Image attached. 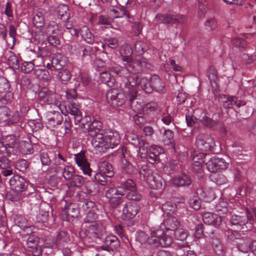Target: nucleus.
<instances>
[{
  "mask_svg": "<svg viewBox=\"0 0 256 256\" xmlns=\"http://www.w3.org/2000/svg\"><path fill=\"white\" fill-rule=\"evenodd\" d=\"M124 48L128 50L126 56L122 55V60L124 62V67L116 66L114 70L116 74L124 79L121 84L122 91L129 104H132L138 97L136 86H139L140 78L134 72L136 63L130 56L132 53V49L128 46Z\"/></svg>",
  "mask_w": 256,
  "mask_h": 256,
  "instance_id": "nucleus-1",
  "label": "nucleus"
},
{
  "mask_svg": "<svg viewBox=\"0 0 256 256\" xmlns=\"http://www.w3.org/2000/svg\"><path fill=\"white\" fill-rule=\"evenodd\" d=\"M168 216L160 226L151 229L150 243L155 246L168 247L172 243V239L168 234L178 228L180 224L176 217Z\"/></svg>",
  "mask_w": 256,
  "mask_h": 256,
  "instance_id": "nucleus-2",
  "label": "nucleus"
},
{
  "mask_svg": "<svg viewBox=\"0 0 256 256\" xmlns=\"http://www.w3.org/2000/svg\"><path fill=\"white\" fill-rule=\"evenodd\" d=\"M120 140L119 133L116 130L107 129L96 134L92 140L96 152H104L106 149H112L118 145Z\"/></svg>",
  "mask_w": 256,
  "mask_h": 256,
  "instance_id": "nucleus-3",
  "label": "nucleus"
},
{
  "mask_svg": "<svg viewBox=\"0 0 256 256\" xmlns=\"http://www.w3.org/2000/svg\"><path fill=\"white\" fill-rule=\"evenodd\" d=\"M106 99L108 103L114 106H120L124 102L130 106L134 111H137L142 108V104L139 102L137 100L133 101L132 104H129L126 100L124 92L122 94L120 93L117 89L114 88L109 90L106 94Z\"/></svg>",
  "mask_w": 256,
  "mask_h": 256,
  "instance_id": "nucleus-4",
  "label": "nucleus"
},
{
  "mask_svg": "<svg viewBox=\"0 0 256 256\" xmlns=\"http://www.w3.org/2000/svg\"><path fill=\"white\" fill-rule=\"evenodd\" d=\"M140 174L142 177L146 178L148 187L151 189L159 190L158 195H160L161 190L163 189L164 180L162 178L148 168L146 166H142Z\"/></svg>",
  "mask_w": 256,
  "mask_h": 256,
  "instance_id": "nucleus-5",
  "label": "nucleus"
},
{
  "mask_svg": "<svg viewBox=\"0 0 256 256\" xmlns=\"http://www.w3.org/2000/svg\"><path fill=\"white\" fill-rule=\"evenodd\" d=\"M139 86L147 93L151 92L154 89L160 93L163 92L164 90V83L157 76H153L150 82L144 78H140Z\"/></svg>",
  "mask_w": 256,
  "mask_h": 256,
  "instance_id": "nucleus-6",
  "label": "nucleus"
},
{
  "mask_svg": "<svg viewBox=\"0 0 256 256\" xmlns=\"http://www.w3.org/2000/svg\"><path fill=\"white\" fill-rule=\"evenodd\" d=\"M247 218L241 216L236 214L231 216V212L226 214V218H230V222L232 225L237 226V228L244 230L246 223L252 224L254 222L252 214L246 210Z\"/></svg>",
  "mask_w": 256,
  "mask_h": 256,
  "instance_id": "nucleus-7",
  "label": "nucleus"
},
{
  "mask_svg": "<svg viewBox=\"0 0 256 256\" xmlns=\"http://www.w3.org/2000/svg\"><path fill=\"white\" fill-rule=\"evenodd\" d=\"M122 188H111L106 192V196L108 200L110 206L116 208L122 202V196L125 194Z\"/></svg>",
  "mask_w": 256,
  "mask_h": 256,
  "instance_id": "nucleus-8",
  "label": "nucleus"
},
{
  "mask_svg": "<svg viewBox=\"0 0 256 256\" xmlns=\"http://www.w3.org/2000/svg\"><path fill=\"white\" fill-rule=\"evenodd\" d=\"M196 144L202 150L210 151L214 149L215 142L209 135L199 134L196 138Z\"/></svg>",
  "mask_w": 256,
  "mask_h": 256,
  "instance_id": "nucleus-9",
  "label": "nucleus"
},
{
  "mask_svg": "<svg viewBox=\"0 0 256 256\" xmlns=\"http://www.w3.org/2000/svg\"><path fill=\"white\" fill-rule=\"evenodd\" d=\"M229 165L222 158L213 156L206 163V168L208 171L215 172L218 170H226Z\"/></svg>",
  "mask_w": 256,
  "mask_h": 256,
  "instance_id": "nucleus-10",
  "label": "nucleus"
},
{
  "mask_svg": "<svg viewBox=\"0 0 256 256\" xmlns=\"http://www.w3.org/2000/svg\"><path fill=\"white\" fill-rule=\"evenodd\" d=\"M156 20L164 24H184L186 21V18L184 15H170L158 14Z\"/></svg>",
  "mask_w": 256,
  "mask_h": 256,
  "instance_id": "nucleus-11",
  "label": "nucleus"
},
{
  "mask_svg": "<svg viewBox=\"0 0 256 256\" xmlns=\"http://www.w3.org/2000/svg\"><path fill=\"white\" fill-rule=\"evenodd\" d=\"M39 240L38 237L34 234L30 235L26 240L28 250L33 256H40L42 254V248L39 244Z\"/></svg>",
  "mask_w": 256,
  "mask_h": 256,
  "instance_id": "nucleus-12",
  "label": "nucleus"
},
{
  "mask_svg": "<svg viewBox=\"0 0 256 256\" xmlns=\"http://www.w3.org/2000/svg\"><path fill=\"white\" fill-rule=\"evenodd\" d=\"M40 102L48 104H56V100L54 94L46 88H42L38 94Z\"/></svg>",
  "mask_w": 256,
  "mask_h": 256,
  "instance_id": "nucleus-13",
  "label": "nucleus"
},
{
  "mask_svg": "<svg viewBox=\"0 0 256 256\" xmlns=\"http://www.w3.org/2000/svg\"><path fill=\"white\" fill-rule=\"evenodd\" d=\"M64 232H59L55 240L51 238H46L44 243V247L51 249H58L62 246L64 241Z\"/></svg>",
  "mask_w": 256,
  "mask_h": 256,
  "instance_id": "nucleus-14",
  "label": "nucleus"
},
{
  "mask_svg": "<svg viewBox=\"0 0 256 256\" xmlns=\"http://www.w3.org/2000/svg\"><path fill=\"white\" fill-rule=\"evenodd\" d=\"M12 189L17 192H23L26 189L28 184L26 180L18 175H14L9 180Z\"/></svg>",
  "mask_w": 256,
  "mask_h": 256,
  "instance_id": "nucleus-15",
  "label": "nucleus"
},
{
  "mask_svg": "<svg viewBox=\"0 0 256 256\" xmlns=\"http://www.w3.org/2000/svg\"><path fill=\"white\" fill-rule=\"evenodd\" d=\"M139 210L140 207L136 202H130L124 205L122 210V216L126 219H131L138 214Z\"/></svg>",
  "mask_w": 256,
  "mask_h": 256,
  "instance_id": "nucleus-16",
  "label": "nucleus"
},
{
  "mask_svg": "<svg viewBox=\"0 0 256 256\" xmlns=\"http://www.w3.org/2000/svg\"><path fill=\"white\" fill-rule=\"evenodd\" d=\"M74 159L76 164L80 168L84 174L90 176L92 171L90 168L88 162L85 158L84 154L80 153L75 154Z\"/></svg>",
  "mask_w": 256,
  "mask_h": 256,
  "instance_id": "nucleus-17",
  "label": "nucleus"
},
{
  "mask_svg": "<svg viewBox=\"0 0 256 256\" xmlns=\"http://www.w3.org/2000/svg\"><path fill=\"white\" fill-rule=\"evenodd\" d=\"M0 170L4 176H10L14 174L12 162L6 156L0 157Z\"/></svg>",
  "mask_w": 256,
  "mask_h": 256,
  "instance_id": "nucleus-18",
  "label": "nucleus"
},
{
  "mask_svg": "<svg viewBox=\"0 0 256 256\" xmlns=\"http://www.w3.org/2000/svg\"><path fill=\"white\" fill-rule=\"evenodd\" d=\"M18 144V139L14 135L7 136L5 137L2 144L6 150V152L8 154H11V151L10 149H12L16 148Z\"/></svg>",
  "mask_w": 256,
  "mask_h": 256,
  "instance_id": "nucleus-19",
  "label": "nucleus"
},
{
  "mask_svg": "<svg viewBox=\"0 0 256 256\" xmlns=\"http://www.w3.org/2000/svg\"><path fill=\"white\" fill-rule=\"evenodd\" d=\"M202 220L204 223L215 226H218L222 222L221 216L211 212L204 213L202 216Z\"/></svg>",
  "mask_w": 256,
  "mask_h": 256,
  "instance_id": "nucleus-20",
  "label": "nucleus"
},
{
  "mask_svg": "<svg viewBox=\"0 0 256 256\" xmlns=\"http://www.w3.org/2000/svg\"><path fill=\"white\" fill-rule=\"evenodd\" d=\"M219 100L225 103L224 106L228 108H231L232 105L235 104L238 107H240L242 106H244L246 103L244 102L238 100V98L234 96L228 97L226 95H222L220 96Z\"/></svg>",
  "mask_w": 256,
  "mask_h": 256,
  "instance_id": "nucleus-21",
  "label": "nucleus"
},
{
  "mask_svg": "<svg viewBox=\"0 0 256 256\" xmlns=\"http://www.w3.org/2000/svg\"><path fill=\"white\" fill-rule=\"evenodd\" d=\"M163 152L164 150L162 148L156 146H152L148 148V162L154 164L158 161L159 155Z\"/></svg>",
  "mask_w": 256,
  "mask_h": 256,
  "instance_id": "nucleus-22",
  "label": "nucleus"
},
{
  "mask_svg": "<svg viewBox=\"0 0 256 256\" xmlns=\"http://www.w3.org/2000/svg\"><path fill=\"white\" fill-rule=\"evenodd\" d=\"M66 112L74 116L76 124H79L82 120L80 112L75 104H70L66 108Z\"/></svg>",
  "mask_w": 256,
  "mask_h": 256,
  "instance_id": "nucleus-23",
  "label": "nucleus"
},
{
  "mask_svg": "<svg viewBox=\"0 0 256 256\" xmlns=\"http://www.w3.org/2000/svg\"><path fill=\"white\" fill-rule=\"evenodd\" d=\"M79 32L82 38L88 44H93L94 42V36L88 28L83 26L80 28Z\"/></svg>",
  "mask_w": 256,
  "mask_h": 256,
  "instance_id": "nucleus-24",
  "label": "nucleus"
},
{
  "mask_svg": "<svg viewBox=\"0 0 256 256\" xmlns=\"http://www.w3.org/2000/svg\"><path fill=\"white\" fill-rule=\"evenodd\" d=\"M191 180L186 174L177 176L172 180L173 184L177 186H187L191 184Z\"/></svg>",
  "mask_w": 256,
  "mask_h": 256,
  "instance_id": "nucleus-25",
  "label": "nucleus"
},
{
  "mask_svg": "<svg viewBox=\"0 0 256 256\" xmlns=\"http://www.w3.org/2000/svg\"><path fill=\"white\" fill-rule=\"evenodd\" d=\"M46 14V10L42 8H40L36 11L33 18V22L36 26L42 27L44 25Z\"/></svg>",
  "mask_w": 256,
  "mask_h": 256,
  "instance_id": "nucleus-26",
  "label": "nucleus"
},
{
  "mask_svg": "<svg viewBox=\"0 0 256 256\" xmlns=\"http://www.w3.org/2000/svg\"><path fill=\"white\" fill-rule=\"evenodd\" d=\"M89 232L94 237L99 238L105 232V228L101 224L96 223L90 226Z\"/></svg>",
  "mask_w": 256,
  "mask_h": 256,
  "instance_id": "nucleus-27",
  "label": "nucleus"
},
{
  "mask_svg": "<svg viewBox=\"0 0 256 256\" xmlns=\"http://www.w3.org/2000/svg\"><path fill=\"white\" fill-rule=\"evenodd\" d=\"M98 169L100 172L104 174L107 178L112 177L114 175L112 166L107 162H100L98 164Z\"/></svg>",
  "mask_w": 256,
  "mask_h": 256,
  "instance_id": "nucleus-28",
  "label": "nucleus"
},
{
  "mask_svg": "<svg viewBox=\"0 0 256 256\" xmlns=\"http://www.w3.org/2000/svg\"><path fill=\"white\" fill-rule=\"evenodd\" d=\"M102 128V124L100 122L96 120H94L88 128L89 134L94 138L96 134L102 133L100 132Z\"/></svg>",
  "mask_w": 256,
  "mask_h": 256,
  "instance_id": "nucleus-29",
  "label": "nucleus"
},
{
  "mask_svg": "<svg viewBox=\"0 0 256 256\" xmlns=\"http://www.w3.org/2000/svg\"><path fill=\"white\" fill-rule=\"evenodd\" d=\"M66 58L60 54L54 56L52 59V66L57 70H60L65 66Z\"/></svg>",
  "mask_w": 256,
  "mask_h": 256,
  "instance_id": "nucleus-30",
  "label": "nucleus"
},
{
  "mask_svg": "<svg viewBox=\"0 0 256 256\" xmlns=\"http://www.w3.org/2000/svg\"><path fill=\"white\" fill-rule=\"evenodd\" d=\"M208 77L210 80L211 86L212 88L216 90L218 89V78L216 70L214 68H210L208 70Z\"/></svg>",
  "mask_w": 256,
  "mask_h": 256,
  "instance_id": "nucleus-31",
  "label": "nucleus"
},
{
  "mask_svg": "<svg viewBox=\"0 0 256 256\" xmlns=\"http://www.w3.org/2000/svg\"><path fill=\"white\" fill-rule=\"evenodd\" d=\"M138 146V156L142 158H146L148 160V144L144 140H141Z\"/></svg>",
  "mask_w": 256,
  "mask_h": 256,
  "instance_id": "nucleus-32",
  "label": "nucleus"
},
{
  "mask_svg": "<svg viewBox=\"0 0 256 256\" xmlns=\"http://www.w3.org/2000/svg\"><path fill=\"white\" fill-rule=\"evenodd\" d=\"M66 160L60 154H58L56 155L54 160V164L57 172L62 171L64 168V166H66L65 164Z\"/></svg>",
  "mask_w": 256,
  "mask_h": 256,
  "instance_id": "nucleus-33",
  "label": "nucleus"
},
{
  "mask_svg": "<svg viewBox=\"0 0 256 256\" xmlns=\"http://www.w3.org/2000/svg\"><path fill=\"white\" fill-rule=\"evenodd\" d=\"M100 80L109 86H113L114 79L108 72H103L100 74Z\"/></svg>",
  "mask_w": 256,
  "mask_h": 256,
  "instance_id": "nucleus-34",
  "label": "nucleus"
},
{
  "mask_svg": "<svg viewBox=\"0 0 256 256\" xmlns=\"http://www.w3.org/2000/svg\"><path fill=\"white\" fill-rule=\"evenodd\" d=\"M212 247L216 254L218 256H222L224 253V248L220 240L218 238H213L212 241Z\"/></svg>",
  "mask_w": 256,
  "mask_h": 256,
  "instance_id": "nucleus-35",
  "label": "nucleus"
},
{
  "mask_svg": "<svg viewBox=\"0 0 256 256\" xmlns=\"http://www.w3.org/2000/svg\"><path fill=\"white\" fill-rule=\"evenodd\" d=\"M216 210L220 214H228L230 212L228 208L227 202L224 201L223 199L220 200L219 202L216 206Z\"/></svg>",
  "mask_w": 256,
  "mask_h": 256,
  "instance_id": "nucleus-36",
  "label": "nucleus"
},
{
  "mask_svg": "<svg viewBox=\"0 0 256 256\" xmlns=\"http://www.w3.org/2000/svg\"><path fill=\"white\" fill-rule=\"evenodd\" d=\"M58 30L57 24L52 21L50 22L45 28H44V32L47 36L55 34Z\"/></svg>",
  "mask_w": 256,
  "mask_h": 256,
  "instance_id": "nucleus-37",
  "label": "nucleus"
},
{
  "mask_svg": "<svg viewBox=\"0 0 256 256\" xmlns=\"http://www.w3.org/2000/svg\"><path fill=\"white\" fill-rule=\"evenodd\" d=\"M106 177V176L100 172H98L94 175L96 180L100 185L104 186H109L110 184V182Z\"/></svg>",
  "mask_w": 256,
  "mask_h": 256,
  "instance_id": "nucleus-38",
  "label": "nucleus"
},
{
  "mask_svg": "<svg viewBox=\"0 0 256 256\" xmlns=\"http://www.w3.org/2000/svg\"><path fill=\"white\" fill-rule=\"evenodd\" d=\"M36 76L40 80L44 81H48L50 80L51 76L49 72L46 70H36L34 71Z\"/></svg>",
  "mask_w": 256,
  "mask_h": 256,
  "instance_id": "nucleus-39",
  "label": "nucleus"
},
{
  "mask_svg": "<svg viewBox=\"0 0 256 256\" xmlns=\"http://www.w3.org/2000/svg\"><path fill=\"white\" fill-rule=\"evenodd\" d=\"M118 187H121L122 190L125 191V194L131 190H134L136 188V184L134 182L130 179L126 180L124 182Z\"/></svg>",
  "mask_w": 256,
  "mask_h": 256,
  "instance_id": "nucleus-40",
  "label": "nucleus"
},
{
  "mask_svg": "<svg viewBox=\"0 0 256 256\" xmlns=\"http://www.w3.org/2000/svg\"><path fill=\"white\" fill-rule=\"evenodd\" d=\"M9 118L8 120L6 123V124L8 126L14 124L18 123L20 120V116L19 112L17 111L13 112H10V113L9 114Z\"/></svg>",
  "mask_w": 256,
  "mask_h": 256,
  "instance_id": "nucleus-41",
  "label": "nucleus"
},
{
  "mask_svg": "<svg viewBox=\"0 0 256 256\" xmlns=\"http://www.w3.org/2000/svg\"><path fill=\"white\" fill-rule=\"evenodd\" d=\"M176 209L175 205L172 204L171 202H166L162 206V210L166 216H170L171 214H173Z\"/></svg>",
  "mask_w": 256,
  "mask_h": 256,
  "instance_id": "nucleus-42",
  "label": "nucleus"
},
{
  "mask_svg": "<svg viewBox=\"0 0 256 256\" xmlns=\"http://www.w3.org/2000/svg\"><path fill=\"white\" fill-rule=\"evenodd\" d=\"M96 211L92 210L86 213V216L84 220V222L86 223H93L96 222L98 218Z\"/></svg>",
  "mask_w": 256,
  "mask_h": 256,
  "instance_id": "nucleus-43",
  "label": "nucleus"
},
{
  "mask_svg": "<svg viewBox=\"0 0 256 256\" xmlns=\"http://www.w3.org/2000/svg\"><path fill=\"white\" fill-rule=\"evenodd\" d=\"M60 172H62L63 177L65 180H70L73 177L74 170L72 166H64L63 170Z\"/></svg>",
  "mask_w": 256,
  "mask_h": 256,
  "instance_id": "nucleus-44",
  "label": "nucleus"
},
{
  "mask_svg": "<svg viewBox=\"0 0 256 256\" xmlns=\"http://www.w3.org/2000/svg\"><path fill=\"white\" fill-rule=\"evenodd\" d=\"M174 232L176 238L178 240L184 241L188 236L187 232L182 228H177Z\"/></svg>",
  "mask_w": 256,
  "mask_h": 256,
  "instance_id": "nucleus-45",
  "label": "nucleus"
},
{
  "mask_svg": "<svg viewBox=\"0 0 256 256\" xmlns=\"http://www.w3.org/2000/svg\"><path fill=\"white\" fill-rule=\"evenodd\" d=\"M163 142L166 145H170L172 144L174 134L172 130H166L163 134Z\"/></svg>",
  "mask_w": 256,
  "mask_h": 256,
  "instance_id": "nucleus-46",
  "label": "nucleus"
},
{
  "mask_svg": "<svg viewBox=\"0 0 256 256\" xmlns=\"http://www.w3.org/2000/svg\"><path fill=\"white\" fill-rule=\"evenodd\" d=\"M84 182L83 178L80 176L76 175L72 178V180L70 182V187H80Z\"/></svg>",
  "mask_w": 256,
  "mask_h": 256,
  "instance_id": "nucleus-47",
  "label": "nucleus"
},
{
  "mask_svg": "<svg viewBox=\"0 0 256 256\" xmlns=\"http://www.w3.org/2000/svg\"><path fill=\"white\" fill-rule=\"evenodd\" d=\"M10 113V109L6 107L0 108V122H6L8 120L9 114Z\"/></svg>",
  "mask_w": 256,
  "mask_h": 256,
  "instance_id": "nucleus-48",
  "label": "nucleus"
},
{
  "mask_svg": "<svg viewBox=\"0 0 256 256\" xmlns=\"http://www.w3.org/2000/svg\"><path fill=\"white\" fill-rule=\"evenodd\" d=\"M189 204L194 210H198L201 206V202L200 198L196 196H192L190 198Z\"/></svg>",
  "mask_w": 256,
  "mask_h": 256,
  "instance_id": "nucleus-49",
  "label": "nucleus"
},
{
  "mask_svg": "<svg viewBox=\"0 0 256 256\" xmlns=\"http://www.w3.org/2000/svg\"><path fill=\"white\" fill-rule=\"evenodd\" d=\"M58 77L62 84H66L70 78L71 74L67 70H63L58 73Z\"/></svg>",
  "mask_w": 256,
  "mask_h": 256,
  "instance_id": "nucleus-50",
  "label": "nucleus"
},
{
  "mask_svg": "<svg viewBox=\"0 0 256 256\" xmlns=\"http://www.w3.org/2000/svg\"><path fill=\"white\" fill-rule=\"evenodd\" d=\"M10 88V84L8 80L4 76H0V92H7Z\"/></svg>",
  "mask_w": 256,
  "mask_h": 256,
  "instance_id": "nucleus-51",
  "label": "nucleus"
},
{
  "mask_svg": "<svg viewBox=\"0 0 256 256\" xmlns=\"http://www.w3.org/2000/svg\"><path fill=\"white\" fill-rule=\"evenodd\" d=\"M82 209L86 213L92 210H98L95 204L92 201H84L82 205Z\"/></svg>",
  "mask_w": 256,
  "mask_h": 256,
  "instance_id": "nucleus-52",
  "label": "nucleus"
},
{
  "mask_svg": "<svg viewBox=\"0 0 256 256\" xmlns=\"http://www.w3.org/2000/svg\"><path fill=\"white\" fill-rule=\"evenodd\" d=\"M250 245L249 240H241L238 244V248L242 252H247L250 248Z\"/></svg>",
  "mask_w": 256,
  "mask_h": 256,
  "instance_id": "nucleus-53",
  "label": "nucleus"
},
{
  "mask_svg": "<svg viewBox=\"0 0 256 256\" xmlns=\"http://www.w3.org/2000/svg\"><path fill=\"white\" fill-rule=\"evenodd\" d=\"M214 181L217 185H222L227 182L226 178L222 174H214L212 176Z\"/></svg>",
  "mask_w": 256,
  "mask_h": 256,
  "instance_id": "nucleus-54",
  "label": "nucleus"
},
{
  "mask_svg": "<svg viewBox=\"0 0 256 256\" xmlns=\"http://www.w3.org/2000/svg\"><path fill=\"white\" fill-rule=\"evenodd\" d=\"M217 26V22L214 18H210L207 20L205 24L206 30L208 32L216 30Z\"/></svg>",
  "mask_w": 256,
  "mask_h": 256,
  "instance_id": "nucleus-55",
  "label": "nucleus"
},
{
  "mask_svg": "<svg viewBox=\"0 0 256 256\" xmlns=\"http://www.w3.org/2000/svg\"><path fill=\"white\" fill-rule=\"evenodd\" d=\"M106 243L107 245H111L112 246L116 248L119 246V241L117 237L114 236H108L106 238Z\"/></svg>",
  "mask_w": 256,
  "mask_h": 256,
  "instance_id": "nucleus-56",
  "label": "nucleus"
},
{
  "mask_svg": "<svg viewBox=\"0 0 256 256\" xmlns=\"http://www.w3.org/2000/svg\"><path fill=\"white\" fill-rule=\"evenodd\" d=\"M126 194L128 198L132 200H139L141 198V196L136 191V188L134 190L128 192Z\"/></svg>",
  "mask_w": 256,
  "mask_h": 256,
  "instance_id": "nucleus-57",
  "label": "nucleus"
},
{
  "mask_svg": "<svg viewBox=\"0 0 256 256\" xmlns=\"http://www.w3.org/2000/svg\"><path fill=\"white\" fill-rule=\"evenodd\" d=\"M136 237L137 241L142 244H146L148 240V236L142 231L137 232Z\"/></svg>",
  "mask_w": 256,
  "mask_h": 256,
  "instance_id": "nucleus-58",
  "label": "nucleus"
},
{
  "mask_svg": "<svg viewBox=\"0 0 256 256\" xmlns=\"http://www.w3.org/2000/svg\"><path fill=\"white\" fill-rule=\"evenodd\" d=\"M206 0H198L199 7L198 11V16L200 18H202L206 12V6L204 4Z\"/></svg>",
  "mask_w": 256,
  "mask_h": 256,
  "instance_id": "nucleus-59",
  "label": "nucleus"
},
{
  "mask_svg": "<svg viewBox=\"0 0 256 256\" xmlns=\"http://www.w3.org/2000/svg\"><path fill=\"white\" fill-rule=\"evenodd\" d=\"M34 68V64L32 62H24L21 67V70L25 74L30 72Z\"/></svg>",
  "mask_w": 256,
  "mask_h": 256,
  "instance_id": "nucleus-60",
  "label": "nucleus"
},
{
  "mask_svg": "<svg viewBox=\"0 0 256 256\" xmlns=\"http://www.w3.org/2000/svg\"><path fill=\"white\" fill-rule=\"evenodd\" d=\"M128 140L131 144L134 146H138L139 144L140 140H143L139 138L136 134H132L128 136Z\"/></svg>",
  "mask_w": 256,
  "mask_h": 256,
  "instance_id": "nucleus-61",
  "label": "nucleus"
},
{
  "mask_svg": "<svg viewBox=\"0 0 256 256\" xmlns=\"http://www.w3.org/2000/svg\"><path fill=\"white\" fill-rule=\"evenodd\" d=\"M232 44L236 47L244 48L246 46V42L244 40L236 38L232 40Z\"/></svg>",
  "mask_w": 256,
  "mask_h": 256,
  "instance_id": "nucleus-62",
  "label": "nucleus"
},
{
  "mask_svg": "<svg viewBox=\"0 0 256 256\" xmlns=\"http://www.w3.org/2000/svg\"><path fill=\"white\" fill-rule=\"evenodd\" d=\"M48 120L50 122H52V124L55 126L56 124H60L62 123V117L58 112H57L54 114V116L49 118Z\"/></svg>",
  "mask_w": 256,
  "mask_h": 256,
  "instance_id": "nucleus-63",
  "label": "nucleus"
},
{
  "mask_svg": "<svg viewBox=\"0 0 256 256\" xmlns=\"http://www.w3.org/2000/svg\"><path fill=\"white\" fill-rule=\"evenodd\" d=\"M10 56L8 58L9 64L15 68H18L19 64L17 57L13 54H11Z\"/></svg>",
  "mask_w": 256,
  "mask_h": 256,
  "instance_id": "nucleus-64",
  "label": "nucleus"
}]
</instances>
